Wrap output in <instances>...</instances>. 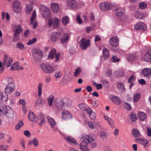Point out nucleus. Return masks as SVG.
<instances>
[{"label": "nucleus", "instance_id": "10", "mask_svg": "<svg viewBox=\"0 0 151 151\" xmlns=\"http://www.w3.org/2000/svg\"><path fill=\"white\" fill-rule=\"evenodd\" d=\"M79 44L80 48L83 50H85L90 45V42L89 40L85 41L84 38H82L80 41Z\"/></svg>", "mask_w": 151, "mask_h": 151}, {"label": "nucleus", "instance_id": "36", "mask_svg": "<svg viewBox=\"0 0 151 151\" xmlns=\"http://www.w3.org/2000/svg\"><path fill=\"white\" fill-rule=\"evenodd\" d=\"M103 57L104 59L106 60L109 58V50L106 49H104L103 51Z\"/></svg>", "mask_w": 151, "mask_h": 151}, {"label": "nucleus", "instance_id": "12", "mask_svg": "<svg viewBox=\"0 0 151 151\" xmlns=\"http://www.w3.org/2000/svg\"><path fill=\"white\" fill-rule=\"evenodd\" d=\"M13 63L12 58L7 55H5L3 62V64L8 67L10 66Z\"/></svg>", "mask_w": 151, "mask_h": 151}, {"label": "nucleus", "instance_id": "38", "mask_svg": "<svg viewBox=\"0 0 151 151\" xmlns=\"http://www.w3.org/2000/svg\"><path fill=\"white\" fill-rule=\"evenodd\" d=\"M71 79V78L70 76V74L67 75L65 73L63 78V80L65 83L70 82Z\"/></svg>", "mask_w": 151, "mask_h": 151}, {"label": "nucleus", "instance_id": "64", "mask_svg": "<svg viewBox=\"0 0 151 151\" xmlns=\"http://www.w3.org/2000/svg\"><path fill=\"white\" fill-rule=\"evenodd\" d=\"M148 141L146 139H142V141L140 142L141 144L142 145H147L148 143Z\"/></svg>", "mask_w": 151, "mask_h": 151}, {"label": "nucleus", "instance_id": "30", "mask_svg": "<svg viewBox=\"0 0 151 151\" xmlns=\"http://www.w3.org/2000/svg\"><path fill=\"white\" fill-rule=\"evenodd\" d=\"M33 9V6L31 4H27L25 6V11L26 13L28 14H30Z\"/></svg>", "mask_w": 151, "mask_h": 151}, {"label": "nucleus", "instance_id": "1", "mask_svg": "<svg viewBox=\"0 0 151 151\" xmlns=\"http://www.w3.org/2000/svg\"><path fill=\"white\" fill-rule=\"evenodd\" d=\"M14 111L12 108L7 107L1 102L0 103V116L8 119H12L14 118Z\"/></svg>", "mask_w": 151, "mask_h": 151}, {"label": "nucleus", "instance_id": "57", "mask_svg": "<svg viewBox=\"0 0 151 151\" xmlns=\"http://www.w3.org/2000/svg\"><path fill=\"white\" fill-rule=\"evenodd\" d=\"M0 149L4 151H6L8 149V146L6 145H2L0 146Z\"/></svg>", "mask_w": 151, "mask_h": 151}, {"label": "nucleus", "instance_id": "32", "mask_svg": "<svg viewBox=\"0 0 151 151\" xmlns=\"http://www.w3.org/2000/svg\"><path fill=\"white\" fill-rule=\"evenodd\" d=\"M43 84L42 83L39 82L38 83L37 89L38 91V96L39 97H41L42 92V88Z\"/></svg>", "mask_w": 151, "mask_h": 151}, {"label": "nucleus", "instance_id": "27", "mask_svg": "<svg viewBox=\"0 0 151 151\" xmlns=\"http://www.w3.org/2000/svg\"><path fill=\"white\" fill-rule=\"evenodd\" d=\"M15 28V29L14 35V36H17L22 32V29L21 26L20 25H16Z\"/></svg>", "mask_w": 151, "mask_h": 151}, {"label": "nucleus", "instance_id": "42", "mask_svg": "<svg viewBox=\"0 0 151 151\" xmlns=\"http://www.w3.org/2000/svg\"><path fill=\"white\" fill-rule=\"evenodd\" d=\"M78 107L82 111H85L86 108L88 107V105L85 103H81L78 105Z\"/></svg>", "mask_w": 151, "mask_h": 151}, {"label": "nucleus", "instance_id": "11", "mask_svg": "<svg viewBox=\"0 0 151 151\" xmlns=\"http://www.w3.org/2000/svg\"><path fill=\"white\" fill-rule=\"evenodd\" d=\"M15 85L10 84H6L5 86L4 89V93L6 94H10L13 92L15 89Z\"/></svg>", "mask_w": 151, "mask_h": 151}, {"label": "nucleus", "instance_id": "19", "mask_svg": "<svg viewBox=\"0 0 151 151\" xmlns=\"http://www.w3.org/2000/svg\"><path fill=\"white\" fill-rule=\"evenodd\" d=\"M134 28L137 30L141 29L143 31L146 30L147 27L145 24L142 23H137L134 25Z\"/></svg>", "mask_w": 151, "mask_h": 151}, {"label": "nucleus", "instance_id": "22", "mask_svg": "<svg viewBox=\"0 0 151 151\" xmlns=\"http://www.w3.org/2000/svg\"><path fill=\"white\" fill-rule=\"evenodd\" d=\"M23 68L22 66L19 67V63L17 62L14 63L11 66L10 70H22Z\"/></svg>", "mask_w": 151, "mask_h": 151}, {"label": "nucleus", "instance_id": "31", "mask_svg": "<svg viewBox=\"0 0 151 151\" xmlns=\"http://www.w3.org/2000/svg\"><path fill=\"white\" fill-rule=\"evenodd\" d=\"M4 81L8 83L6 84L15 85L13 79L11 77H6L4 78Z\"/></svg>", "mask_w": 151, "mask_h": 151}, {"label": "nucleus", "instance_id": "41", "mask_svg": "<svg viewBox=\"0 0 151 151\" xmlns=\"http://www.w3.org/2000/svg\"><path fill=\"white\" fill-rule=\"evenodd\" d=\"M54 99V96L52 95H50L47 98L48 104L50 106L52 105Z\"/></svg>", "mask_w": 151, "mask_h": 151}, {"label": "nucleus", "instance_id": "45", "mask_svg": "<svg viewBox=\"0 0 151 151\" xmlns=\"http://www.w3.org/2000/svg\"><path fill=\"white\" fill-rule=\"evenodd\" d=\"M62 21L63 24L64 25H66L68 24L69 22V19L68 17L65 16L62 18Z\"/></svg>", "mask_w": 151, "mask_h": 151}, {"label": "nucleus", "instance_id": "2", "mask_svg": "<svg viewBox=\"0 0 151 151\" xmlns=\"http://www.w3.org/2000/svg\"><path fill=\"white\" fill-rule=\"evenodd\" d=\"M39 9L41 14L46 20L50 17V12L47 6L43 5H40Z\"/></svg>", "mask_w": 151, "mask_h": 151}, {"label": "nucleus", "instance_id": "8", "mask_svg": "<svg viewBox=\"0 0 151 151\" xmlns=\"http://www.w3.org/2000/svg\"><path fill=\"white\" fill-rule=\"evenodd\" d=\"M86 135L82 138V142L80 144V148L83 151H89V150L87 146V145L88 144V142L86 140Z\"/></svg>", "mask_w": 151, "mask_h": 151}, {"label": "nucleus", "instance_id": "61", "mask_svg": "<svg viewBox=\"0 0 151 151\" xmlns=\"http://www.w3.org/2000/svg\"><path fill=\"white\" fill-rule=\"evenodd\" d=\"M115 73H116L117 74V76L119 77L123 76H124V72L122 70L116 71Z\"/></svg>", "mask_w": 151, "mask_h": 151}, {"label": "nucleus", "instance_id": "43", "mask_svg": "<svg viewBox=\"0 0 151 151\" xmlns=\"http://www.w3.org/2000/svg\"><path fill=\"white\" fill-rule=\"evenodd\" d=\"M45 103L44 100L42 99H37L35 101V106L37 107L40 105L43 104Z\"/></svg>", "mask_w": 151, "mask_h": 151}, {"label": "nucleus", "instance_id": "34", "mask_svg": "<svg viewBox=\"0 0 151 151\" xmlns=\"http://www.w3.org/2000/svg\"><path fill=\"white\" fill-rule=\"evenodd\" d=\"M111 100L116 105H119L121 103L120 99L117 96H114L111 97Z\"/></svg>", "mask_w": 151, "mask_h": 151}, {"label": "nucleus", "instance_id": "24", "mask_svg": "<svg viewBox=\"0 0 151 151\" xmlns=\"http://www.w3.org/2000/svg\"><path fill=\"white\" fill-rule=\"evenodd\" d=\"M144 60L147 62H150L151 61V50H149L145 55Z\"/></svg>", "mask_w": 151, "mask_h": 151}, {"label": "nucleus", "instance_id": "21", "mask_svg": "<svg viewBox=\"0 0 151 151\" xmlns=\"http://www.w3.org/2000/svg\"><path fill=\"white\" fill-rule=\"evenodd\" d=\"M61 35V34L59 32H54L52 33L51 38V40L53 42L56 41Z\"/></svg>", "mask_w": 151, "mask_h": 151}, {"label": "nucleus", "instance_id": "54", "mask_svg": "<svg viewBox=\"0 0 151 151\" xmlns=\"http://www.w3.org/2000/svg\"><path fill=\"white\" fill-rule=\"evenodd\" d=\"M124 106L125 109L127 110H130L131 109V106L130 104L129 103H124Z\"/></svg>", "mask_w": 151, "mask_h": 151}, {"label": "nucleus", "instance_id": "33", "mask_svg": "<svg viewBox=\"0 0 151 151\" xmlns=\"http://www.w3.org/2000/svg\"><path fill=\"white\" fill-rule=\"evenodd\" d=\"M132 134L134 137H137L139 136L140 134L139 131L136 129H133L132 131Z\"/></svg>", "mask_w": 151, "mask_h": 151}, {"label": "nucleus", "instance_id": "17", "mask_svg": "<svg viewBox=\"0 0 151 151\" xmlns=\"http://www.w3.org/2000/svg\"><path fill=\"white\" fill-rule=\"evenodd\" d=\"M111 45L113 47H116L119 45V40L116 37H111L109 41Z\"/></svg>", "mask_w": 151, "mask_h": 151}, {"label": "nucleus", "instance_id": "56", "mask_svg": "<svg viewBox=\"0 0 151 151\" xmlns=\"http://www.w3.org/2000/svg\"><path fill=\"white\" fill-rule=\"evenodd\" d=\"M135 79V76L134 75H132L128 79V82L131 83L132 81H134Z\"/></svg>", "mask_w": 151, "mask_h": 151}, {"label": "nucleus", "instance_id": "53", "mask_svg": "<svg viewBox=\"0 0 151 151\" xmlns=\"http://www.w3.org/2000/svg\"><path fill=\"white\" fill-rule=\"evenodd\" d=\"M139 6L141 9H145L147 7V4L145 2H141L139 3Z\"/></svg>", "mask_w": 151, "mask_h": 151}, {"label": "nucleus", "instance_id": "14", "mask_svg": "<svg viewBox=\"0 0 151 151\" xmlns=\"http://www.w3.org/2000/svg\"><path fill=\"white\" fill-rule=\"evenodd\" d=\"M86 140L87 141L88 145L92 148L96 147L97 146V144L95 140L88 135H86Z\"/></svg>", "mask_w": 151, "mask_h": 151}, {"label": "nucleus", "instance_id": "59", "mask_svg": "<svg viewBox=\"0 0 151 151\" xmlns=\"http://www.w3.org/2000/svg\"><path fill=\"white\" fill-rule=\"evenodd\" d=\"M130 117L132 121L133 122L136 121L137 119V118L136 117L135 115L133 113L130 114Z\"/></svg>", "mask_w": 151, "mask_h": 151}, {"label": "nucleus", "instance_id": "20", "mask_svg": "<svg viewBox=\"0 0 151 151\" xmlns=\"http://www.w3.org/2000/svg\"><path fill=\"white\" fill-rule=\"evenodd\" d=\"M52 11L55 13L58 12L59 10V7L58 4L57 3H51L50 5Z\"/></svg>", "mask_w": 151, "mask_h": 151}, {"label": "nucleus", "instance_id": "4", "mask_svg": "<svg viewBox=\"0 0 151 151\" xmlns=\"http://www.w3.org/2000/svg\"><path fill=\"white\" fill-rule=\"evenodd\" d=\"M33 59L35 62L40 61L42 58V53L41 50L38 49H34L32 51Z\"/></svg>", "mask_w": 151, "mask_h": 151}, {"label": "nucleus", "instance_id": "44", "mask_svg": "<svg viewBox=\"0 0 151 151\" xmlns=\"http://www.w3.org/2000/svg\"><path fill=\"white\" fill-rule=\"evenodd\" d=\"M48 122L52 126H54L55 125L56 122L54 119L51 117L48 116L47 117Z\"/></svg>", "mask_w": 151, "mask_h": 151}, {"label": "nucleus", "instance_id": "5", "mask_svg": "<svg viewBox=\"0 0 151 151\" xmlns=\"http://www.w3.org/2000/svg\"><path fill=\"white\" fill-rule=\"evenodd\" d=\"M40 67L42 71L47 73H51L54 71L53 67L48 63L42 64Z\"/></svg>", "mask_w": 151, "mask_h": 151}, {"label": "nucleus", "instance_id": "25", "mask_svg": "<svg viewBox=\"0 0 151 151\" xmlns=\"http://www.w3.org/2000/svg\"><path fill=\"white\" fill-rule=\"evenodd\" d=\"M8 96L7 94L4 93L0 91V101L6 102L8 100Z\"/></svg>", "mask_w": 151, "mask_h": 151}, {"label": "nucleus", "instance_id": "35", "mask_svg": "<svg viewBox=\"0 0 151 151\" xmlns=\"http://www.w3.org/2000/svg\"><path fill=\"white\" fill-rule=\"evenodd\" d=\"M67 4L72 8H75L76 7L75 0H67Z\"/></svg>", "mask_w": 151, "mask_h": 151}, {"label": "nucleus", "instance_id": "37", "mask_svg": "<svg viewBox=\"0 0 151 151\" xmlns=\"http://www.w3.org/2000/svg\"><path fill=\"white\" fill-rule=\"evenodd\" d=\"M24 124L21 120L19 121L15 127V129L16 130H19L20 128L23 127Z\"/></svg>", "mask_w": 151, "mask_h": 151}, {"label": "nucleus", "instance_id": "6", "mask_svg": "<svg viewBox=\"0 0 151 151\" xmlns=\"http://www.w3.org/2000/svg\"><path fill=\"white\" fill-rule=\"evenodd\" d=\"M48 20V24L49 26H52L54 28H57L59 24L60 20L59 19L56 17L51 19L50 17L46 19Z\"/></svg>", "mask_w": 151, "mask_h": 151}, {"label": "nucleus", "instance_id": "26", "mask_svg": "<svg viewBox=\"0 0 151 151\" xmlns=\"http://www.w3.org/2000/svg\"><path fill=\"white\" fill-rule=\"evenodd\" d=\"M37 117L38 118V121L37 122H39L38 124L39 126H41L45 122L44 116L42 114L40 113Z\"/></svg>", "mask_w": 151, "mask_h": 151}, {"label": "nucleus", "instance_id": "13", "mask_svg": "<svg viewBox=\"0 0 151 151\" xmlns=\"http://www.w3.org/2000/svg\"><path fill=\"white\" fill-rule=\"evenodd\" d=\"M36 12L35 11H33L31 18L30 22L31 25L34 29H35L37 25V22L36 20Z\"/></svg>", "mask_w": 151, "mask_h": 151}, {"label": "nucleus", "instance_id": "58", "mask_svg": "<svg viewBox=\"0 0 151 151\" xmlns=\"http://www.w3.org/2000/svg\"><path fill=\"white\" fill-rule=\"evenodd\" d=\"M36 39L35 38L30 40L27 42V44L28 45H31L35 43L36 41Z\"/></svg>", "mask_w": 151, "mask_h": 151}, {"label": "nucleus", "instance_id": "39", "mask_svg": "<svg viewBox=\"0 0 151 151\" xmlns=\"http://www.w3.org/2000/svg\"><path fill=\"white\" fill-rule=\"evenodd\" d=\"M69 36L68 34H65L63 37L60 39V42L62 43H66L67 42Z\"/></svg>", "mask_w": 151, "mask_h": 151}, {"label": "nucleus", "instance_id": "28", "mask_svg": "<svg viewBox=\"0 0 151 151\" xmlns=\"http://www.w3.org/2000/svg\"><path fill=\"white\" fill-rule=\"evenodd\" d=\"M65 139L71 145L76 144L75 139L71 136L66 137L65 138Z\"/></svg>", "mask_w": 151, "mask_h": 151}, {"label": "nucleus", "instance_id": "9", "mask_svg": "<svg viewBox=\"0 0 151 151\" xmlns=\"http://www.w3.org/2000/svg\"><path fill=\"white\" fill-rule=\"evenodd\" d=\"M12 8L13 11L17 13H19L21 10V3L18 0H15L12 4Z\"/></svg>", "mask_w": 151, "mask_h": 151}, {"label": "nucleus", "instance_id": "7", "mask_svg": "<svg viewBox=\"0 0 151 151\" xmlns=\"http://www.w3.org/2000/svg\"><path fill=\"white\" fill-rule=\"evenodd\" d=\"M66 101H68V102H70V100L68 99H62L60 98H57L54 101L55 105L58 107H60L63 106L66 104Z\"/></svg>", "mask_w": 151, "mask_h": 151}, {"label": "nucleus", "instance_id": "49", "mask_svg": "<svg viewBox=\"0 0 151 151\" xmlns=\"http://www.w3.org/2000/svg\"><path fill=\"white\" fill-rule=\"evenodd\" d=\"M139 118L141 121H143L146 118V115L143 113L141 112L139 114Z\"/></svg>", "mask_w": 151, "mask_h": 151}, {"label": "nucleus", "instance_id": "60", "mask_svg": "<svg viewBox=\"0 0 151 151\" xmlns=\"http://www.w3.org/2000/svg\"><path fill=\"white\" fill-rule=\"evenodd\" d=\"M90 118L93 120L96 118V114L95 112L93 111L89 115Z\"/></svg>", "mask_w": 151, "mask_h": 151}, {"label": "nucleus", "instance_id": "18", "mask_svg": "<svg viewBox=\"0 0 151 151\" xmlns=\"http://www.w3.org/2000/svg\"><path fill=\"white\" fill-rule=\"evenodd\" d=\"M28 117L29 119L31 121L37 122L38 121V118L33 112H30L29 113Z\"/></svg>", "mask_w": 151, "mask_h": 151}, {"label": "nucleus", "instance_id": "40", "mask_svg": "<svg viewBox=\"0 0 151 151\" xmlns=\"http://www.w3.org/2000/svg\"><path fill=\"white\" fill-rule=\"evenodd\" d=\"M32 143L35 147H37L39 146L38 140L36 138H34L32 141H29L28 143V145H30Z\"/></svg>", "mask_w": 151, "mask_h": 151}, {"label": "nucleus", "instance_id": "51", "mask_svg": "<svg viewBox=\"0 0 151 151\" xmlns=\"http://www.w3.org/2000/svg\"><path fill=\"white\" fill-rule=\"evenodd\" d=\"M117 88L118 89L121 91H123L125 89L124 85L121 83H118Z\"/></svg>", "mask_w": 151, "mask_h": 151}, {"label": "nucleus", "instance_id": "52", "mask_svg": "<svg viewBox=\"0 0 151 151\" xmlns=\"http://www.w3.org/2000/svg\"><path fill=\"white\" fill-rule=\"evenodd\" d=\"M102 83L105 88H108L109 87V83L106 80H104L102 81Z\"/></svg>", "mask_w": 151, "mask_h": 151}, {"label": "nucleus", "instance_id": "29", "mask_svg": "<svg viewBox=\"0 0 151 151\" xmlns=\"http://www.w3.org/2000/svg\"><path fill=\"white\" fill-rule=\"evenodd\" d=\"M142 73L145 76L148 77L151 75V69L145 68L142 70Z\"/></svg>", "mask_w": 151, "mask_h": 151}, {"label": "nucleus", "instance_id": "48", "mask_svg": "<svg viewBox=\"0 0 151 151\" xmlns=\"http://www.w3.org/2000/svg\"><path fill=\"white\" fill-rule=\"evenodd\" d=\"M62 75V72L60 71H56L54 74V76L56 78H59Z\"/></svg>", "mask_w": 151, "mask_h": 151}, {"label": "nucleus", "instance_id": "50", "mask_svg": "<svg viewBox=\"0 0 151 151\" xmlns=\"http://www.w3.org/2000/svg\"><path fill=\"white\" fill-rule=\"evenodd\" d=\"M140 96L141 95L139 93H137L134 95V102H137L139 101L140 98Z\"/></svg>", "mask_w": 151, "mask_h": 151}, {"label": "nucleus", "instance_id": "3", "mask_svg": "<svg viewBox=\"0 0 151 151\" xmlns=\"http://www.w3.org/2000/svg\"><path fill=\"white\" fill-rule=\"evenodd\" d=\"M60 57V54L58 52L56 53V50L55 49H52L50 51L47 58L49 59H54V61L59 62Z\"/></svg>", "mask_w": 151, "mask_h": 151}, {"label": "nucleus", "instance_id": "63", "mask_svg": "<svg viewBox=\"0 0 151 151\" xmlns=\"http://www.w3.org/2000/svg\"><path fill=\"white\" fill-rule=\"evenodd\" d=\"M112 59L113 60L112 61L114 62H118L120 60V59L118 58L117 57L116 55H113Z\"/></svg>", "mask_w": 151, "mask_h": 151}, {"label": "nucleus", "instance_id": "55", "mask_svg": "<svg viewBox=\"0 0 151 151\" xmlns=\"http://www.w3.org/2000/svg\"><path fill=\"white\" fill-rule=\"evenodd\" d=\"M136 58L135 54H131L129 55L128 60L129 61H133Z\"/></svg>", "mask_w": 151, "mask_h": 151}, {"label": "nucleus", "instance_id": "46", "mask_svg": "<svg viewBox=\"0 0 151 151\" xmlns=\"http://www.w3.org/2000/svg\"><path fill=\"white\" fill-rule=\"evenodd\" d=\"M100 137L103 140H105L107 139V135L106 132L102 131L100 132Z\"/></svg>", "mask_w": 151, "mask_h": 151}, {"label": "nucleus", "instance_id": "62", "mask_svg": "<svg viewBox=\"0 0 151 151\" xmlns=\"http://www.w3.org/2000/svg\"><path fill=\"white\" fill-rule=\"evenodd\" d=\"M24 134L27 137H29L31 136L30 132L27 130L24 131Z\"/></svg>", "mask_w": 151, "mask_h": 151}, {"label": "nucleus", "instance_id": "23", "mask_svg": "<svg viewBox=\"0 0 151 151\" xmlns=\"http://www.w3.org/2000/svg\"><path fill=\"white\" fill-rule=\"evenodd\" d=\"M116 15L118 17H120L122 16L125 12V10L124 8H119L116 9Z\"/></svg>", "mask_w": 151, "mask_h": 151}, {"label": "nucleus", "instance_id": "16", "mask_svg": "<svg viewBox=\"0 0 151 151\" xmlns=\"http://www.w3.org/2000/svg\"><path fill=\"white\" fill-rule=\"evenodd\" d=\"M99 7L101 10L105 11L109 9L110 6L107 2H101L99 4Z\"/></svg>", "mask_w": 151, "mask_h": 151}, {"label": "nucleus", "instance_id": "47", "mask_svg": "<svg viewBox=\"0 0 151 151\" xmlns=\"http://www.w3.org/2000/svg\"><path fill=\"white\" fill-rule=\"evenodd\" d=\"M16 47L17 49L20 50H22L24 49V45L21 42H18L16 45Z\"/></svg>", "mask_w": 151, "mask_h": 151}, {"label": "nucleus", "instance_id": "15", "mask_svg": "<svg viewBox=\"0 0 151 151\" xmlns=\"http://www.w3.org/2000/svg\"><path fill=\"white\" fill-rule=\"evenodd\" d=\"M72 116L70 113L66 111H63L62 114V118L64 120L71 119L72 118Z\"/></svg>", "mask_w": 151, "mask_h": 151}]
</instances>
